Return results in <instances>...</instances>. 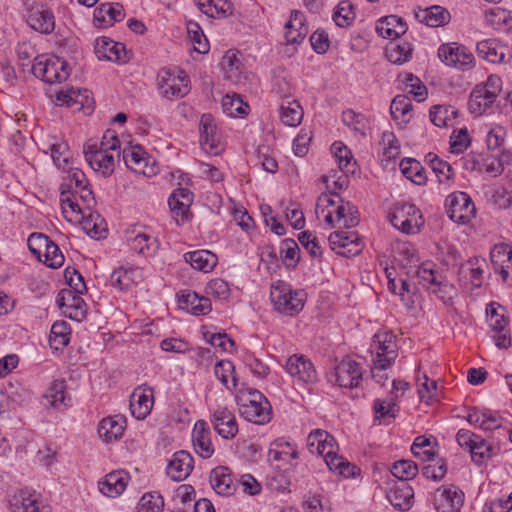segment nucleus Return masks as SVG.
I'll return each instance as SVG.
<instances>
[{"label":"nucleus","instance_id":"nucleus-1","mask_svg":"<svg viewBox=\"0 0 512 512\" xmlns=\"http://www.w3.org/2000/svg\"><path fill=\"white\" fill-rule=\"evenodd\" d=\"M431 262L422 263L415 271L419 284L430 290L444 303H450L456 296V288L450 283L446 276L434 269Z\"/></svg>","mask_w":512,"mask_h":512},{"label":"nucleus","instance_id":"nucleus-2","mask_svg":"<svg viewBox=\"0 0 512 512\" xmlns=\"http://www.w3.org/2000/svg\"><path fill=\"white\" fill-rule=\"evenodd\" d=\"M302 291H292L284 281L271 286L270 298L275 309L284 315L298 314L304 306Z\"/></svg>","mask_w":512,"mask_h":512},{"label":"nucleus","instance_id":"nucleus-3","mask_svg":"<svg viewBox=\"0 0 512 512\" xmlns=\"http://www.w3.org/2000/svg\"><path fill=\"white\" fill-rule=\"evenodd\" d=\"M34 76L53 84L65 81L68 76V64L60 58L48 59L44 56L35 57L31 65Z\"/></svg>","mask_w":512,"mask_h":512},{"label":"nucleus","instance_id":"nucleus-4","mask_svg":"<svg viewBox=\"0 0 512 512\" xmlns=\"http://www.w3.org/2000/svg\"><path fill=\"white\" fill-rule=\"evenodd\" d=\"M391 224L406 234H416L423 225L422 215L413 204H397L390 213Z\"/></svg>","mask_w":512,"mask_h":512},{"label":"nucleus","instance_id":"nucleus-5","mask_svg":"<svg viewBox=\"0 0 512 512\" xmlns=\"http://www.w3.org/2000/svg\"><path fill=\"white\" fill-rule=\"evenodd\" d=\"M189 78L183 70L177 73L163 69L158 74V87L163 97L182 98L190 91Z\"/></svg>","mask_w":512,"mask_h":512},{"label":"nucleus","instance_id":"nucleus-6","mask_svg":"<svg viewBox=\"0 0 512 512\" xmlns=\"http://www.w3.org/2000/svg\"><path fill=\"white\" fill-rule=\"evenodd\" d=\"M84 154L90 167L105 177L113 173L115 163L119 161L116 152L106 150V148H98L97 143H87L84 146Z\"/></svg>","mask_w":512,"mask_h":512},{"label":"nucleus","instance_id":"nucleus-7","mask_svg":"<svg viewBox=\"0 0 512 512\" xmlns=\"http://www.w3.org/2000/svg\"><path fill=\"white\" fill-rule=\"evenodd\" d=\"M241 414L255 424L263 425L272 418V408L266 397L259 391L250 392L248 403L241 405Z\"/></svg>","mask_w":512,"mask_h":512},{"label":"nucleus","instance_id":"nucleus-8","mask_svg":"<svg viewBox=\"0 0 512 512\" xmlns=\"http://www.w3.org/2000/svg\"><path fill=\"white\" fill-rule=\"evenodd\" d=\"M26 20L28 25L42 34H51L55 29V17L53 12L43 3H25Z\"/></svg>","mask_w":512,"mask_h":512},{"label":"nucleus","instance_id":"nucleus-9","mask_svg":"<svg viewBox=\"0 0 512 512\" xmlns=\"http://www.w3.org/2000/svg\"><path fill=\"white\" fill-rule=\"evenodd\" d=\"M440 60L448 66L461 70L469 69L474 65V56L463 45L456 43L442 44L438 49Z\"/></svg>","mask_w":512,"mask_h":512},{"label":"nucleus","instance_id":"nucleus-10","mask_svg":"<svg viewBox=\"0 0 512 512\" xmlns=\"http://www.w3.org/2000/svg\"><path fill=\"white\" fill-rule=\"evenodd\" d=\"M475 206L465 192L451 194L447 199V214L449 218L460 224H465L474 216Z\"/></svg>","mask_w":512,"mask_h":512},{"label":"nucleus","instance_id":"nucleus-11","mask_svg":"<svg viewBox=\"0 0 512 512\" xmlns=\"http://www.w3.org/2000/svg\"><path fill=\"white\" fill-rule=\"evenodd\" d=\"M328 241L331 249L344 257L356 256L363 249L361 238L354 232L335 231L330 234Z\"/></svg>","mask_w":512,"mask_h":512},{"label":"nucleus","instance_id":"nucleus-12","mask_svg":"<svg viewBox=\"0 0 512 512\" xmlns=\"http://www.w3.org/2000/svg\"><path fill=\"white\" fill-rule=\"evenodd\" d=\"M464 503V493L456 486H442L434 493L437 512H459Z\"/></svg>","mask_w":512,"mask_h":512},{"label":"nucleus","instance_id":"nucleus-13","mask_svg":"<svg viewBox=\"0 0 512 512\" xmlns=\"http://www.w3.org/2000/svg\"><path fill=\"white\" fill-rule=\"evenodd\" d=\"M336 382L343 388L358 387L362 381V367L355 360L346 357L335 367Z\"/></svg>","mask_w":512,"mask_h":512},{"label":"nucleus","instance_id":"nucleus-14","mask_svg":"<svg viewBox=\"0 0 512 512\" xmlns=\"http://www.w3.org/2000/svg\"><path fill=\"white\" fill-rule=\"evenodd\" d=\"M392 339L393 335L390 332L377 333L373 337L378 369L389 368L397 357L396 345Z\"/></svg>","mask_w":512,"mask_h":512},{"label":"nucleus","instance_id":"nucleus-15","mask_svg":"<svg viewBox=\"0 0 512 512\" xmlns=\"http://www.w3.org/2000/svg\"><path fill=\"white\" fill-rule=\"evenodd\" d=\"M194 467V459L192 455L184 450L175 452L169 461L166 473L167 475L176 482L185 480Z\"/></svg>","mask_w":512,"mask_h":512},{"label":"nucleus","instance_id":"nucleus-16","mask_svg":"<svg viewBox=\"0 0 512 512\" xmlns=\"http://www.w3.org/2000/svg\"><path fill=\"white\" fill-rule=\"evenodd\" d=\"M10 506L13 512H50L39 501V496L28 489L16 491L10 499Z\"/></svg>","mask_w":512,"mask_h":512},{"label":"nucleus","instance_id":"nucleus-17","mask_svg":"<svg viewBox=\"0 0 512 512\" xmlns=\"http://www.w3.org/2000/svg\"><path fill=\"white\" fill-rule=\"evenodd\" d=\"M286 370L291 377L304 383H312L317 379L312 362L303 355H292L286 362Z\"/></svg>","mask_w":512,"mask_h":512},{"label":"nucleus","instance_id":"nucleus-18","mask_svg":"<svg viewBox=\"0 0 512 512\" xmlns=\"http://www.w3.org/2000/svg\"><path fill=\"white\" fill-rule=\"evenodd\" d=\"M124 8L119 3H102L94 10L93 23L97 28H107L124 19Z\"/></svg>","mask_w":512,"mask_h":512},{"label":"nucleus","instance_id":"nucleus-19","mask_svg":"<svg viewBox=\"0 0 512 512\" xmlns=\"http://www.w3.org/2000/svg\"><path fill=\"white\" fill-rule=\"evenodd\" d=\"M209 482L214 491L222 496H231L235 493L238 482L234 481L228 467L218 466L210 472Z\"/></svg>","mask_w":512,"mask_h":512},{"label":"nucleus","instance_id":"nucleus-20","mask_svg":"<svg viewBox=\"0 0 512 512\" xmlns=\"http://www.w3.org/2000/svg\"><path fill=\"white\" fill-rule=\"evenodd\" d=\"M199 130L202 148L209 153L218 154L220 142L216 123L212 115H202Z\"/></svg>","mask_w":512,"mask_h":512},{"label":"nucleus","instance_id":"nucleus-21","mask_svg":"<svg viewBox=\"0 0 512 512\" xmlns=\"http://www.w3.org/2000/svg\"><path fill=\"white\" fill-rule=\"evenodd\" d=\"M386 497L394 508L407 511L413 505L414 490L407 482H395L388 489Z\"/></svg>","mask_w":512,"mask_h":512},{"label":"nucleus","instance_id":"nucleus-22","mask_svg":"<svg viewBox=\"0 0 512 512\" xmlns=\"http://www.w3.org/2000/svg\"><path fill=\"white\" fill-rule=\"evenodd\" d=\"M193 203V193L187 188H177L169 197L168 204L176 216L177 224L188 220V214Z\"/></svg>","mask_w":512,"mask_h":512},{"label":"nucleus","instance_id":"nucleus-23","mask_svg":"<svg viewBox=\"0 0 512 512\" xmlns=\"http://www.w3.org/2000/svg\"><path fill=\"white\" fill-rule=\"evenodd\" d=\"M210 436L211 431L207 422L198 420L192 430V441L196 453L204 459L210 458L214 453Z\"/></svg>","mask_w":512,"mask_h":512},{"label":"nucleus","instance_id":"nucleus-24","mask_svg":"<svg viewBox=\"0 0 512 512\" xmlns=\"http://www.w3.org/2000/svg\"><path fill=\"white\" fill-rule=\"evenodd\" d=\"M153 407V390L137 387L130 396V410L137 420H143Z\"/></svg>","mask_w":512,"mask_h":512},{"label":"nucleus","instance_id":"nucleus-25","mask_svg":"<svg viewBox=\"0 0 512 512\" xmlns=\"http://www.w3.org/2000/svg\"><path fill=\"white\" fill-rule=\"evenodd\" d=\"M215 431L225 439H232L238 433V425L233 413L227 408L217 409L211 418Z\"/></svg>","mask_w":512,"mask_h":512},{"label":"nucleus","instance_id":"nucleus-26","mask_svg":"<svg viewBox=\"0 0 512 512\" xmlns=\"http://www.w3.org/2000/svg\"><path fill=\"white\" fill-rule=\"evenodd\" d=\"M178 301L181 309L193 315H206L211 311L210 299L190 290L182 291Z\"/></svg>","mask_w":512,"mask_h":512},{"label":"nucleus","instance_id":"nucleus-27","mask_svg":"<svg viewBox=\"0 0 512 512\" xmlns=\"http://www.w3.org/2000/svg\"><path fill=\"white\" fill-rule=\"evenodd\" d=\"M95 54L99 60L125 61V47L107 37H100L95 42Z\"/></svg>","mask_w":512,"mask_h":512},{"label":"nucleus","instance_id":"nucleus-28","mask_svg":"<svg viewBox=\"0 0 512 512\" xmlns=\"http://www.w3.org/2000/svg\"><path fill=\"white\" fill-rule=\"evenodd\" d=\"M128 483V474L123 471H113L98 482L99 491L111 498L123 493Z\"/></svg>","mask_w":512,"mask_h":512},{"label":"nucleus","instance_id":"nucleus-29","mask_svg":"<svg viewBox=\"0 0 512 512\" xmlns=\"http://www.w3.org/2000/svg\"><path fill=\"white\" fill-rule=\"evenodd\" d=\"M143 279V271L141 268H124L119 267L114 270L110 275V284L112 287L125 291L131 288L132 285L140 282Z\"/></svg>","mask_w":512,"mask_h":512},{"label":"nucleus","instance_id":"nucleus-30","mask_svg":"<svg viewBox=\"0 0 512 512\" xmlns=\"http://www.w3.org/2000/svg\"><path fill=\"white\" fill-rule=\"evenodd\" d=\"M476 51L479 57L496 64L504 62L508 47L496 39H485L477 43Z\"/></svg>","mask_w":512,"mask_h":512},{"label":"nucleus","instance_id":"nucleus-31","mask_svg":"<svg viewBox=\"0 0 512 512\" xmlns=\"http://www.w3.org/2000/svg\"><path fill=\"white\" fill-rule=\"evenodd\" d=\"M285 39L287 43L297 44L303 41L309 32L306 19L302 12L292 11L289 21L285 24Z\"/></svg>","mask_w":512,"mask_h":512},{"label":"nucleus","instance_id":"nucleus-32","mask_svg":"<svg viewBox=\"0 0 512 512\" xmlns=\"http://www.w3.org/2000/svg\"><path fill=\"white\" fill-rule=\"evenodd\" d=\"M496 96L493 95L485 87L476 85L471 92L469 99V109L471 113L481 115L484 113L496 100Z\"/></svg>","mask_w":512,"mask_h":512},{"label":"nucleus","instance_id":"nucleus-33","mask_svg":"<svg viewBox=\"0 0 512 512\" xmlns=\"http://www.w3.org/2000/svg\"><path fill=\"white\" fill-rule=\"evenodd\" d=\"M415 17L429 27H439L449 22L450 13L441 6H432L419 9L418 12H415Z\"/></svg>","mask_w":512,"mask_h":512},{"label":"nucleus","instance_id":"nucleus-34","mask_svg":"<svg viewBox=\"0 0 512 512\" xmlns=\"http://www.w3.org/2000/svg\"><path fill=\"white\" fill-rule=\"evenodd\" d=\"M376 30L383 38H398L406 32L407 26L402 18L390 15L378 22Z\"/></svg>","mask_w":512,"mask_h":512},{"label":"nucleus","instance_id":"nucleus-35","mask_svg":"<svg viewBox=\"0 0 512 512\" xmlns=\"http://www.w3.org/2000/svg\"><path fill=\"white\" fill-rule=\"evenodd\" d=\"M186 262L199 271L210 272L217 264V257L209 250H196L185 254Z\"/></svg>","mask_w":512,"mask_h":512},{"label":"nucleus","instance_id":"nucleus-36","mask_svg":"<svg viewBox=\"0 0 512 512\" xmlns=\"http://www.w3.org/2000/svg\"><path fill=\"white\" fill-rule=\"evenodd\" d=\"M123 160L126 166L135 173L146 174L147 166L146 152L141 146H133L123 150Z\"/></svg>","mask_w":512,"mask_h":512},{"label":"nucleus","instance_id":"nucleus-37","mask_svg":"<svg viewBox=\"0 0 512 512\" xmlns=\"http://www.w3.org/2000/svg\"><path fill=\"white\" fill-rule=\"evenodd\" d=\"M332 211L336 214L338 222L343 221L345 228H353L357 226L360 221L356 206L349 201H344L342 198H339V204Z\"/></svg>","mask_w":512,"mask_h":512},{"label":"nucleus","instance_id":"nucleus-38","mask_svg":"<svg viewBox=\"0 0 512 512\" xmlns=\"http://www.w3.org/2000/svg\"><path fill=\"white\" fill-rule=\"evenodd\" d=\"M475 439L476 441L470 447L469 451L471 459L476 465L484 466L488 463L489 460L493 458V456L496 453V450L493 447V445L488 443L481 436H478V438Z\"/></svg>","mask_w":512,"mask_h":512},{"label":"nucleus","instance_id":"nucleus-39","mask_svg":"<svg viewBox=\"0 0 512 512\" xmlns=\"http://www.w3.org/2000/svg\"><path fill=\"white\" fill-rule=\"evenodd\" d=\"M124 426L116 417L103 418L98 425V434L105 442L116 440L122 436Z\"/></svg>","mask_w":512,"mask_h":512},{"label":"nucleus","instance_id":"nucleus-40","mask_svg":"<svg viewBox=\"0 0 512 512\" xmlns=\"http://www.w3.org/2000/svg\"><path fill=\"white\" fill-rule=\"evenodd\" d=\"M402 174L417 185H425L427 177L421 163L415 159L408 158L400 162Z\"/></svg>","mask_w":512,"mask_h":512},{"label":"nucleus","instance_id":"nucleus-41","mask_svg":"<svg viewBox=\"0 0 512 512\" xmlns=\"http://www.w3.org/2000/svg\"><path fill=\"white\" fill-rule=\"evenodd\" d=\"M412 54V47L406 41L391 42L385 51L386 58L393 64L401 65L407 62Z\"/></svg>","mask_w":512,"mask_h":512},{"label":"nucleus","instance_id":"nucleus-42","mask_svg":"<svg viewBox=\"0 0 512 512\" xmlns=\"http://www.w3.org/2000/svg\"><path fill=\"white\" fill-rule=\"evenodd\" d=\"M280 118L283 124L295 127L303 118V109L296 100L283 102L280 105Z\"/></svg>","mask_w":512,"mask_h":512},{"label":"nucleus","instance_id":"nucleus-43","mask_svg":"<svg viewBox=\"0 0 512 512\" xmlns=\"http://www.w3.org/2000/svg\"><path fill=\"white\" fill-rule=\"evenodd\" d=\"M458 114V110L452 106L435 105L430 109V120L437 127H447Z\"/></svg>","mask_w":512,"mask_h":512},{"label":"nucleus","instance_id":"nucleus-44","mask_svg":"<svg viewBox=\"0 0 512 512\" xmlns=\"http://www.w3.org/2000/svg\"><path fill=\"white\" fill-rule=\"evenodd\" d=\"M128 241L131 249L142 255H152L158 249V241L146 233H138Z\"/></svg>","mask_w":512,"mask_h":512},{"label":"nucleus","instance_id":"nucleus-45","mask_svg":"<svg viewBox=\"0 0 512 512\" xmlns=\"http://www.w3.org/2000/svg\"><path fill=\"white\" fill-rule=\"evenodd\" d=\"M324 461L329 470L332 472H335L346 478L354 477L356 475L357 467L349 463L342 456H339L336 452L325 458Z\"/></svg>","mask_w":512,"mask_h":512},{"label":"nucleus","instance_id":"nucleus-46","mask_svg":"<svg viewBox=\"0 0 512 512\" xmlns=\"http://www.w3.org/2000/svg\"><path fill=\"white\" fill-rule=\"evenodd\" d=\"M65 385L63 381L54 382L42 397V405L46 408L65 405Z\"/></svg>","mask_w":512,"mask_h":512},{"label":"nucleus","instance_id":"nucleus-47","mask_svg":"<svg viewBox=\"0 0 512 512\" xmlns=\"http://www.w3.org/2000/svg\"><path fill=\"white\" fill-rule=\"evenodd\" d=\"M234 365L231 361L221 360L215 366V375L221 383L228 389L233 390L237 386V378L234 373Z\"/></svg>","mask_w":512,"mask_h":512},{"label":"nucleus","instance_id":"nucleus-48","mask_svg":"<svg viewBox=\"0 0 512 512\" xmlns=\"http://www.w3.org/2000/svg\"><path fill=\"white\" fill-rule=\"evenodd\" d=\"M425 160L429 163L440 183L446 182L451 178L453 169L448 162L439 159L434 153H428L425 156Z\"/></svg>","mask_w":512,"mask_h":512},{"label":"nucleus","instance_id":"nucleus-49","mask_svg":"<svg viewBox=\"0 0 512 512\" xmlns=\"http://www.w3.org/2000/svg\"><path fill=\"white\" fill-rule=\"evenodd\" d=\"M391 473L399 479L398 482H407L418 474V466L412 460H399L393 464Z\"/></svg>","mask_w":512,"mask_h":512},{"label":"nucleus","instance_id":"nucleus-50","mask_svg":"<svg viewBox=\"0 0 512 512\" xmlns=\"http://www.w3.org/2000/svg\"><path fill=\"white\" fill-rule=\"evenodd\" d=\"M331 151L338 160L339 168L345 173H354L355 163H351V151L342 142H335Z\"/></svg>","mask_w":512,"mask_h":512},{"label":"nucleus","instance_id":"nucleus-51","mask_svg":"<svg viewBox=\"0 0 512 512\" xmlns=\"http://www.w3.org/2000/svg\"><path fill=\"white\" fill-rule=\"evenodd\" d=\"M355 19V12L353 5L347 1H341L334 13H333V20L339 27H348L352 24V22Z\"/></svg>","mask_w":512,"mask_h":512},{"label":"nucleus","instance_id":"nucleus-52","mask_svg":"<svg viewBox=\"0 0 512 512\" xmlns=\"http://www.w3.org/2000/svg\"><path fill=\"white\" fill-rule=\"evenodd\" d=\"M163 508L164 499L158 492L145 493L138 503V512H162Z\"/></svg>","mask_w":512,"mask_h":512},{"label":"nucleus","instance_id":"nucleus-53","mask_svg":"<svg viewBox=\"0 0 512 512\" xmlns=\"http://www.w3.org/2000/svg\"><path fill=\"white\" fill-rule=\"evenodd\" d=\"M412 109V103L409 97L405 95H397L391 102L390 112L393 119L398 120L400 117L408 116ZM407 122L408 119H403Z\"/></svg>","mask_w":512,"mask_h":512},{"label":"nucleus","instance_id":"nucleus-54","mask_svg":"<svg viewBox=\"0 0 512 512\" xmlns=\"http://www.w3.org/2000/svg\"><path fill=\"white\" fill-rule=\"evenodd\" d=\"M57 100L70 106L72 103H79L82 107L84 105L89 106V91L84 89L80 90H68L66 92H60L57 95Z\"/></svg>","mask_w":512,"mask_h":512},{"label":"nucleus","instance_id":"nucleus-55","mask_svg":"<svg viewBox=\"0 0 512 512\" xmlns=\"http://www.w3.org/2000/svg\"><path fill=\"white\" fill-rule=\"evenodd\" d=\"M44 263L48 267L52 269L59 268L64 263V255L58 245L54 243L52 240L51 242L46 246L44 253Z\"/></svg>","mask_w":512,"mask_h":512},{"label":"nucleus","instance_id":"nucleus-56","mask_svg":"<svg viewBox=\"0 0 512 512\" xmlns=\"http://www.w3.org/2000/svg\"><path fill=\"white\" fill-rule=\"evenodd\" d=\"M398 409L394 398L376 399L374 401V412L376 419L394 418Z\"/></svg>","mask_w":512,"mask_h":512},{"label":"nucleus","instance_id":"nucleus-57","mask_svg":"<svg viewBox=\"0 0 512 512\" xmlns=\"http://www.w3.org/2000/svg\"><path fill=\"white\" fill-rule=\"evenodd\" d=\"M280 252L283 254V261L288 266H295L299 261V247L295 240L291 238L282 241Z\"/></svg>","mask_w":512,"mask_h":512},{"label":"nucleus","instance_id":"nucleus-58","mask_svg":"<svg viewBox=\"0 0 512 512\" xmlns=\"http://www.w3.org/2000/svg\"><path fill=\"white\" fill-rule=\"evenodd\" d=\"M64 276L75 295L80 297V295L86 292L84 278L76 269L67 267L64 271Z\"/></svg>","mask_w":512,"mask_h":512},{"label":"nucleus","instance_id":"nucleus-59","mask_svg":"<svg viewBox=\"0 0 512 512\" xmlns=\"http://www.w3.org/2000/svg\"><path fill=\"white\" fill-rule=\"evenodd\" d=\"M57 303L60 307L66 306L68 308H74L76 314L78 311L80 313L83 312L82 306L84 301L81 297L75 295L71 289H64L60 291L58 294Z\"/></svg>","mask_w":512,"mask_h":512},{"label":"nucleus","instance_id":"nucleus-60","mask_svg":"<svg viewBox=\"0 0 512 512\" xmlns=\"http://www.w3.org/2000/svg\"><path fill=\"white\" fill-rule=\"evenodd\" d=\"M222 107L224 112L231 116H235L237 114H245L248 106L243 102L240 96L233 94L232 96L226 95L223 98Z\"/></svg>","mask_w":512,"mask_h":512},{"label":"nucleus","instance_id":"nucleus-61","mask_svg":"<svg viewBox=\"0 0 512 512\" xmlns=\"http://www.w3.org/2000/svg\"><path fill=\"white\" fill-rule=\"evenodd\" d=\"M51 157L58 168L66 169L69 164L70 151L65 143H54L50 146Z\"/></svg>","mask_w":512,"mask_h":512},{"label":"nucleus","instance_id":"nucleus-62","mask_svg":"<svg viewBox=\"0 0 512 512\" xmlns=\"http://www.w3.org/2000/svg\"><path fill=\"white\" fill-rule=\"evenodd\" d=\"M429 445L430 439L424 436H418L411 446V452L415 457L420 458L423 461H434L435 453L431 450H423Z\"/></svg>","mask_w":512,"mask_h":512},{"label":"nucleus","instance_id":"nucleus-63","mask_svg":"<svg viewBox=\"0 0 512 512\" xmlns=\"http://www.w3.org/2000/svg\"><path fill=\"white\" fill-rule=\"evenodd\" d=\"M434 464H427L422 468V475L431 480H441L446 472V462L442 458H435Z\"/></svg>","mask_w":512,"mask_h":512},{"label":"nucleus","instance_id":"nucleus-64","mask_svg":"<svg viewBox=\"0 0 512 512\" xmlns=\"http://www.w3.org/2000/svg\"><path fill=\"white\" fill-rule=\"evenodd\" d=\"M205 291L207 295L218 299H226L230 293L228 283L220 278L210 280Z\"/></svg>","mask_w":512,"mask_h":512}]
</instances>
